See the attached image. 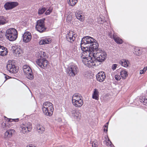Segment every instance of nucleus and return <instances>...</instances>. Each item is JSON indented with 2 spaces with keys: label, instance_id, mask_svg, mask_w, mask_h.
<instances>
[{
  "label": "nucleus",
  "instance_id": "obj_1",
  "mask_svg": "<svg viewBox=\"0 0 147 147\" xmlns=\"http://www.w3.org/2000/svg\"><path fill=\"white\" fill-rule=\"evenodd\" d=\"M80 47L82 51H86L88 49H95L98 47L99 45L96 41L90 36H86L82 39Z\"/></svg>",
  "mask_w": 147,
  "mask_h": 147
},
{
  "label": "nucleus",
  "instance_id": "obj_2",
  "mask_svg": "<svg viewBox=\"0 0 147 147\" xmlns=\"http://www.w3.org/2000/svg\"><path fill=\"white\" fill-rule=\"evenodd\" d=\"M42 109L44 115L51 116L53 114L54 110L53 105L49 102H46L43 103Z\"/></svg>",
  "mask_w": 147,
  "mask_h": 147
},
{
  "label": "nucleus",
  "instance_id": "obj_3",
  "mask_svg": "<svg viewBox=\"0 0 147 147\" xmlns=\"http://www.w3.org/2000/svg\"><path fill=\"white\" fill-rule=\"evenodd\" d=\"M5 36L6 38L10 41H13L16 39L18 36L17 31L14 28H10L6 31Z\"/></svg>",
  "mask_w": 147,
  "mask_h": 147
},
{
  "label": "nucleus",
  "instance_id": "obj_4",
  "mask_svg": "<svg viewBox=\"0 0 147 147\" xmlns=\"http://www.w3.org/2000/svg\"><path fill=\"white\" fill-rule=\"evenodd\" d=\"M107 54L105 52L102 50L99 49L98 48L96 51V54L95 55V59L99 62L103 61L106 59Z\"/></svg>",
  "mask_w": 147,
  "mask_h": 147
},
{
  "label": "nucleus",
  "instance_id": "obj_5",
  "mask_svg": "<svg viewBox=\"0 0 147 147\" xmlns=\"http://www.w3.org/2000/svg\"><path fill=\"white\" fill-rule=\"evenodd\" d=\"M42 53L43 55L40 56V58L38 59L36 61V63L39 66L44 69L47 67L49 62L45 58H44L46 55L45 53L44 52Z\"/></svg>",
  "mask_w": 147,
  "mask_h": 147
},
{
  "label": "nucleus",
  "instance_id": "obj_6",
  "mask_svg": "<svg viewBox=\"0 0 147 147\" xmlns=\"http://www.w3.org/2000/svg\"><path fill=\"white\" fill-rule=\"evenodd\" d=\"M23 69L26 77L29 80L33 79L34 76L30 67L27 65H24L23 67Z\"/></svg>",
  "mask_w": 147,
  "mask_h": 147
},
{
  "label": "nucleus",
  "instance_id": "obj_7",
  "mask_svg": "<svg viewBox=\"0 0 147 147\" xmlns=\"http://www.w3.org/2000/svg\"><path fill=\"white\" fill-rule=\"evenodd\" d=\"M78 71L77 66L75 64L71 65L67 70V73L69 76L74 77L77 74Z\"/></svg>",
  "mask_w": 147,
  "mask_h": 147
},
{
  "label": "nucleus",
  "instance_id": "obj_8",
  "mask_svg": "<svg viewBox=\"0 0 147 147\" xmlns=\"http://www.w3.org/2000/svg\"><path fill=\"white\" fill-rule=\"evenodd\" d=\"M81 58L82 59V61L84 64L89 67H92L95 65L94 62L92 59L88 58L83 54H82L81 55Z\"/></svg>",
  "mask_w": 147,
  "mask_h": 147
},
{
  "label": "nucleus",
  "instance_id": "obj_9",
  "mask_svg": "<svg viewBox=\"0 0 147 147\" xmlns=\"http://www.w3.org/2000/svg\"><path fill=\"white\" fill-rule=\"evenodd\" d=\"M44 20L45 19L40 20L36 22V28L38 31L40 33L45 32L46 29L45 26Z\"/></svg>",
  "mask_w": 147,
  "mask_h": 147
},
{
  "label": "nucleus",
  "instance_id": "obj_10",
  "mask_svg": "<svg viewBox=\"0 0 147 147\" xmlns=\"http://www.w3.org/2000/svg\"><path fill=\"white\" fill-rule=\"evenodd\" d=\"M97 48H96L95 49H88L86 51H83V54L84 55L87 56H88L90 58L92 59L93 57L95 59V55L96 54V51L97 50Z\"/></svg>",
  "mask_w": 147,
  "mask_h": 147
},
{
  "label": "nucleus",
  "instance_id": "obj_11",
  "mask_svg": "<svg viewBox=\"0 0 147 147\" xmlns=\"http://www.w3.org/2000/svg\"><path fill=\"white\" fill-rule=\"evenodd\" d=\"M18 3L16 2H7L4 6L6 10L11 9L18 6Z\"/></svg>",
  "mask_w": 147,
  "mask_h": 147
},
{
  "label": "nucleus",
  "instance_id": "obj_12",
  "mask_svg": "<svg viewBox=\"0 0 147 147\" xmlns=\"http://www.w3.org/2000/svg\"><path fill=\"white\" fill-rule=\"evenodd\" d=\"M7 69L10 73H15L18 71V69L16 66L13 63L7 64L6 65Z\"/></svg>",
  "mask_w": 147,
  "mask_h": 147
},
{
  "label": "nucleus",
  "instance_id": "obj_13",
  "mask_svg": "<svg viewBox=\"0 0 147 147\" xmlns=\"http://www.w3.org/2000/svg\"><path fill=\"white\" fill-rule=\"evenodd\" d=\"M106 78L105 73L103 71L99 72L96 75V78L97 81L102 82H103Z\"/></svg>",
  "mask_w": 147,
  "mask_h": 147
},
{
  "label": "nucleus",
  "instance_id": "obj_14",
  "mask_svg": "<svg viewBox=\"0 0 147 147\" xmlns=\"http://www.w3.org/2000/svg\"><path fill=\"white\" fill-rule=\"evenodd\" d=\"M23 41L28 42L30 41L32 38L31 33L28 32H25L23 35Z\"/></svg>",
  "mask_w": 147,
  "mask_h": 147
},
{
  "label": "nucleus",
  "instance_id": "obj_15",
  "mask_svg": "<svg viewBox=\"0 0 147 147\" xmlns=\"http://www.w3.org/2000/svg\"><path fill=\"white\" fill-rule=\"evenodd\" d=\"M67 40L70 42H72L76 39V35L75 34L71 35L69 34H67L66 36Z\"/></svg>",
  "mask_w": 147,
  "mask_h": 147
},
{
  "label": "nucleus",
  "instance_id": "obj_16",
  "mask_svg": "<svg viewBox=\"0 0 147 147\" xmlns=\"http://www.w3.org/2000/svg\"><path fill=\"white\" fill-rule=\"evenodd\" d=\"M52 39L51 38H46L42 39L39 42V44L40 45L49 44L51 42Z\"/></svg>",
  "mask_w": 147,
  "mask_h": 147
},
{
  "label": "nucleus",
  "instance_id": "obj_17",
  "mask_svg": "<svg viewBox=\"0 0 147 147\" xmlns=\"http://www.w3.org/2000/svg\"><path fill=\"white\" fill-rule=\"evenodd\" d=\"M15 132L14 129H9L7 130L5 133L4 138H10Z\"/></svg>",
  "mask_w": 147,
  "mask_h": 147
},
{
  "label": "nucleus",
  "instance_id": "obj_18",
  "mask_svg": "<svg viewBox=\"0 0 147 147\" xmlns=\"http://www.w3.org/2000/svg\"><path fill=\"white\" fill-rule=\"evenodd\" d=\"M7 49L3 46L0 45V55L4 56L6 55L7 53Z\"/></svg>",
  "mask_w": 147,
  "mask_h": 147
},
{
  "label": "nucleus",
  "instance_id": "obj_19",
  "mask_svg": "<svg viewBox=\"0 0 147 147\" xmlns=\"http://www.w3.org/2000/svg\"><path fill=\"white\" fill-rule=\"evenodd\" d=\"M73 104L76 107H81L83 104V100L82 98L73 102Z\"/></svg>",
  "mask_w": 147,
  "mask_h": 147
},
{
  "label": "nucleus",
  "instance_id": "obj_20",
  "mask_svg": "<svg viewBox=\"0 0 147 147\" xmlns=\"http://www.w3.org/2000/svg\"><path fill=\"white\" fill-rule=\"evenodd\" d=\"M113 38L117 44H122L123 42V41L122 39H121L119 37L117 36L115 33L113 34Z\"/></svg>",
  "mask_w": 147,
  "mask_h": 147
},
{
  "label": "nucleus",
  "instance_id": "obj_21",
  "mask_svg": "<svg viewBox=\"0 0 147 147\" xmlns=\"http://www.w3.org/2000/svg\"><path fill=\"white\" fill-rule=\"evenodd\" d=\"M72 116L75 119H80L81 114L79 111L75 110H72L71 111Z\"/></svg>",
  "mask_w": 147,
  "mask_h": 147
},
{
  "label": "nucleus",
  "instance_id": "obj_22",
  "mask_svg": "<svg viewBox=\"0 0 147 147\" xmlns=\"http://www.w3.org/2000/svg\"><path fill=\"white\" fill-rule=\"evenodd\" d=\"M82 98V97L80 96L79 94L77 93L74 94L72 97V103H73V102H75L79 100H80Z\"/></svg>",
  "mask_w": 147,
  "mask_h": 147
},
{
  "label": "nucleus",
  "instance_id": "obj_23",
  "mask_svg": "<svg viewBox=\"0 0 147 147\" xmlns=\"http://www.w3.org/2000/svg\"><path fill=\"white\" fill-rule=\"evenodd\" d=\"M128 61L127 60L123 59L119 61V63L121 65L125 67H127L128 66Z\"/></svg>",
  "mask_w": 147,
  "mask_h": 147
},
{
  "label": "nucleus",
  "instance_id": "obj_24",
  "mask_svg": "<svg viewBox=\"0 0 147 147\" xmlns=\"http://www.w3.org/2000/svg\"><path fill=\"white\" fill-rule=\"evenodd\" d=\"M120 75L123 79H125L128 76L127 72L125 70H123L121 71Z\"/></svg>",
  "mask_w": 147,
  "mask_h": 147
},
{
  "label": "nucleus",
  "instance_id": "obj_25",
  "mask_svg": "<svg viewBox=\"0 0 147 147\" xmlns=\"http://www.w3.org/2000/svg\"><path fill=\"white\" fill-rule=\"evenodd\" d=\"M98 93L99 92L98 90L96 89H95L92 95V98L96 100H98L99 99Z\"/></svg>",
  "mask_w": 147,
  "mask_h": 147
},
{
  "label": "nucleus",
  "instance_id": "obj_26",
  "mask_svg": "<svg viewBox=\"0 0 147 147\" xmlns=\"http://www.w3.org/2000/svg\"><path fill=\"white\" fill-rule=\"evenodd\" d=\"M76 16L77 18L81 21H82L84 20V18L82 13L79 12L76 13Z\"/></svg>",
  "mask_w": 147,
  "mask_h": 147
},
{
  "label": "nucleus",
  "instance_id": "obj_27",
  "mask_svg": "<svg viewBox=\"0 0 147 147\" xmlns=\"http://www.w3.org/2000/svg\"><path fill=\"white\" fill-rule=\"evenodd\" d=\"M7 22L5 18L3 16H0V25H3Z\"/></svg>",
  "mask_w": 147,
  "mask_h": 147
},
{
  "label": "nucleus",
  "instance_id": "obj_28",
  "mask_svg": "<svg viewBox=\"0 0 147 147\" xmlns=\"http://www.w3.org/2000/svg\"><path fill=\"white\" fill-rule=\"evenodd\" d=\"M14 52L16 55H19L20 54L23 53V51L19 47H17L14 50Z\"/></svg>",
  "mask_w": 147,
  "mask_h": 147
},
{
  "label": "nucleus",
  "instance_id": "obj_29",
  "mask_svg": "<svg viewBox=\"0 0 147 147\" xmlns=\"http://www.w3.org/2000/svg\"><path fill=\"white\" fill-rule=\"evenodd\" d=\"M77 2L78 0H69V1L68 2L69 5L72 6L75 5Z\"/></svg>",
  "mask_w": 147,
  "mask_h": 147
},
{
  "label": "nucleus",
  "instance_id": "obj_30",
  "mask_svg": "<svg viewBox=\"0 0 147 147\" xmlns=\"http://www.w3.org/2000/svg\"><path fill=\"white\" fill-rule=\"evenodd\" d=\"M26 124L27 125H26V127H21V128L26 129V128H27V129H31L32 128V124L30 122H28Z\"/></svg>",
  "mask_w": 147,
  "mask_h": 147
},
{
  "label": "nucleus",
  "instance_id": "obj_31",
  "mask_svg": "<svg viewBox=\"0 0 147 147\" xmlns=\"http://www.w3.org/2000/svg\"><path fill=\"white\" fill-rule=\"evenodd\" d=\"M46 10V9L45 7H43L39 9L38 11L39 14H42Z\"/></svg>",
  "mask_w": 147,
  "mask_h": 147
},
{
  "label": "nucleus",
  "instance_id": "obj_32",
  "mask_svg": "<svg viewBox=\"0 0 147 147\" xmlns=\"http://www.w3.org/2000/svg\"><path fill=\"white\" fill-rule=\"evenodd\" d=\"M134 52V53L137 56H139L141 54V51L140 49H136Z\"/></svg>",
  "mask_w": 147,
  "mask_h": 147
},
{
  "label": "nucleus",
  "instance_id": "obj_33",
  "mask_svg": "<svg viewBox=\"0 0 147 147\" xmlns=\"http://www.w3.org/2000/svg\"><path fill=\"white\" fill-rule=\"evenodd\" d=\"M104 143L107 146L109 145L110 146L111 144V142L109 139H108L107 141V140H105L104 142Z\"/></svg>",
  "mask_w": 147,
  "mask_h": 147
},
{
  "label": "nucleus",
  "instance_id": "obj_34",
  "mask_svg": "<svg viewBox=\"0 0 147 147\" xmlns=\"http://www.w3.org/2000/svg\"><path fill=\"white\" fill-rule=\"evenodd\" d=\"M30 131V130L28 129H22L20 131L21 132H22L23 134L28 133V132Z\"/></svg>",
  "mask_w": 147,
  "mask_h": 147
},
{
  "label": "nucleus",
  "instance_id": "obj_35",
  "mask_svg": "<svg viewBox=\"0 0 147 147\" xmlns=\"http://www.w3.org/2000/svg\"><path fill=\"white\" fill-rule=\"evenodd\" d=\"M115 79L117 80H119L121 79L120 76L118 75H116L115 76Z\"/></svg>",
  "mask_w": 147,
  "mask_h": 147
},
{
  "label": "nucleus",
  "instance_id": "obj_36",
  "mask_svg": "<svg viewBox=\"0 0 147 147\" xmlns=\"http://www.w3.org/2000/svg\"><path fill=\"white\" fill-rule=\"evenodd\" d=\"M92 146L93 147H96L98 146V143L96 142H93L92 143Z\"/></svg>",
  "mask_w": 147,
  "mask_h": 147
},
{
  "label": "nucleus",
  "instance_id": "obj_37",
  "mask_svg": "<svg viewBox=\"0 0 147 147\" xmlns=\"http://www.w3.org/2000/svg\"><path fill=\"white\" fill-rule=\"evenodd\" d=\"M118 65L117 64H113L112 67V69L114 70L116 69V67H117Z\"/></svg>",
  "mask_w": 147,
  "mask_h": 147
},
{
  "label": "nucleus",
  "instance_id": "obj_38",
  "mask_svg": "<svg viewBox=\"0 0 147 147\" xmlns=\"http://www.w3.org/2000/svg\"><path fill=\"white\" fill-rule=\"evenodd\" d=\"M11 119H12V120H13L14 121H15V122H18L19 121V119L18 118H17V119H10L8 121H10V120Z\"/></svg>",
  "mask_w": 147,
  "mask_h": 147
},
{
  "label": "nucleus",
  "instance_id": "obj_39",
  "mask_svg": "<svg viewBox=\"0 0 147 147\" xmlns=\"http://www.w3.org/2000/svg\"><path fill=\"white\" fill-rule=\"evenodd\" d=\"M145 72V70H144L143 69L141 70H140V74H142L144 73Z\"/></svg>",
  "mask_w": 147,
  "mask_h": 147
},
{
  "label": "nucleus",
  "instance_id": "obj_40",
  "mask_svg": "<svg viewBox=\"0 0 147 147\" xmlns=\"http://www.w3.org/2000/svg\"><path fill=\"white\" fill-rule=\"evenodd\" d=\"M51 12V11H50L48 9L46 11L45 13L46 14V15H49L50 14Z\"/></svg>",
  "mask_w": 147,
  "mask_h": 147
},
{
  "label": "nucleus",
  "instance_id": "obj_41",
  "mask_svg": "<svg viewBox=\"0 0 147 147\" xmlns=\"http://www.w3.org/2000/svg\"><path fill=\"white\" fill-rule=\"evenodd\" d=\"M5 125V127H4L3 128H5L6 129H8V128H10L8 126V125L7 124L3 123ZM2 124H3L2 123Z\"/></svg>",
  "mask_w": 147,
  "mask_h": 147
},
{
  "label": "nucleus",
  "instance_id": "obj_42",
  "mask_svg": "<svg viewBox=\"0 0 147 147\" xmlns=\"http://www.w3.org/2000/svg\"><path fill=\"white\" fill-rule=\"evenodd\" d=\"M147 100H145L144 98H142V100L140 101V102H142V101L144 103H147Z\"/></svg>",
  "mask_w": 147,
  "mask_h": 147
},
{
  "label": "nucleus",
  "instance_id": "obj_43",
  "mask_svg": "<svg viewBox=\"0 0 147 147\" xmlns=\"http://www.w3.org/2000/svg\"><path fill=\"white\" fill-rule=\"evenodd\" d=\"M109 123V122H107L105 125H104L103 126V127L106 128V127L107 129Z\"/></svg>",
  "mask_w": 147,
  "mask_h": 147
},
{
  "label": "nucleus",
  "instance_id": "obj_44",
  "mask_svg": "<svg viewBox=\"0 0 147 147\" xmlns=\"http://www.w3.org/2000/svg\"><path fill=\"white\" fill-rule=\"evenodd\" d=\"M109 35L111 38H113V35L111 33H110L109 34Z\"/></svg>",
  "mask_w": 147,
  "mask_h": 147
},
{
  "label": "nucleus",
  "instance_id": "obj_45",
  "mask_svg": "<svg viewBox=\"0 0 147 147\" xmlns=\"http://www.w3.org/2000/svg\"><path fill=\"white\" fill-rule=\"evenodd\" d=\"M26 125H27V124H23L22 125H21V127H26Z\"/></svg>",
  "mask_w": 147,
  "mask_h": 147
},
{
  "label": "nucleus",
  "instance_id": "obj_46",
  "mask_svg": "<svg viewBox=\"0 0 147 147\" xmlns=\"http://www.w3.org/2000/svg\"><path fill=\"white\" fill-rule=\"evenodd\" d=\"M26 147H35L32 146V145H28Z\"/></svg>",
  "mask_w": 147,
  "mask_h": 147
},
{
  "label": "nucleus",
  "instance_id": "obj_47",
  "mask_svg": "<svg viewBox=\"0 0 147 147\" xmlns=\"http://www.w3.org/2000/svg\"><path fill=\"white\" fill-rule=\"evenodd\" d=\"M144 69L145 70V71H146L147 70V66L146 67H144Z\"/></svg>",
  "mask_w": 147,
  "mask_h": 147
},
{
  "label": "nucleus",
  "instance_id": "obj_48",
  "mask_svg": "<svg viewBox=\"0 0 147 147\" xmlns=\"http://www.w3.org/2000/svg\"><path fill=\"white\" fill-rule=\"evenodd\" d=\"M108 129H104V131L105 132H107V131Z\"/></svg>",
  "mask_w": 147,
  "mask_h": 147
},
{
  "label": "nucleus",
  "instance_id": "obj_49",
  "mask_svg": "<svg viewBox=\"0 0 147 147\" xmlns=\"http://www.w3.org/2000/svg\"><path fill=\"white\" fill-rule=\"evenodd\" d=\"M101 21L103 22H104L105 21V20H101Z\"/></svg>",
  "mask_w": 147,
  "mask_h": 147
},
{
  "label": "nucleus",
  "instance_id": "obj_50",
  "mask_svg": "<svg viewBox=\"0 0 147 147\" xmlns=\"http://www.w3.org/2000/svg\"><path fill=\"white\" fill-rule=\"evenodd\" d=\"M38 130H41V129H38Z\"/></svg>",
  "mask_w": 147,
  "mask_h": 147
}]
</instances>
